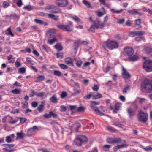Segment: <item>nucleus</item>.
<instances>
[{"label":"nucleus","instance_id":"56","mask_svg":"<svg viewBox=\"0 0 152 152\" xmlns=\"http://www.w3.org/2000/svg\"><path fill=\"white\" fill-rule=\"evenodd\" d=\"M114 138H108L107 140V142L109 143H113Z\"/></svg>","mask_w":152,"mask_h":152},{"label":"nucleus","instance_id":"23","mask_svg":"<svg viewBox=\"0 0 152 152\" xmlns=\"http://www.w3.org/2000/svg\"><path fill=\"white\" fill-rule=\"evenodd\" d=\"M110 10L111 12L113 14H119L121 13L123 11V10L121 9L120 10H117L115 9H111Z\"/></svg>","mask_w":152,"mask_h":152},{"label":"nucleus","instance_id":"44","mask_svg":"<svg viewBox=\"0 0 152 152\" xmlns=\"http://www.w3.org/2000/svg\"><path fill=\"white\" fill-rule=\"evenodd\" d=\"M24 9L25 10L29 11L32 9V7L30 5H27L24 7Z\"/></svg>","mask_w":152,"mask_h":152},{"label":"nucleus","instance_id":"21","mask_svg":"<svg viewBox=\"0 0 152 152\" xmlns=\"http://www.w3.org/2000/svg\"><path fill=\"white\" fill-rule=\"evenodd\" d=\"M48 16L49 18L53 19L56 21H57L58 20V16H56L52 14H48Z\"/></svg>","mask_w":152,"mask_h":152},{"label":"nucleus","instance_id":"28","mask_svg":"<svg viewBox=\"0 0 152 152\" xmlns=\"http://www.w3.org/2000/svg\"><path fill=\"white\" fill-rule=\"evenodd\" d=\"M130 90V87L129 86H127L125 87L123 89L122 91V93L124 94H126L128 91Z\"/></svg>","mask_w":152,"mask_h":152},{"label":"nucleus","instance_id":"37","mask_svg":"<svg viewBox=\"0 0 152 152\" xmlns=\"http://www.w3.org/2000/svg\"><path fill=\"white\" fill-rule=\"evenodd\" d=\"M10 3L7 1H4L2 3V6L4 8H6L10 6Z\"/></svg>","mask_w":152,"mask_h":152},{"label":"nucleus","instance_id":"48","mask_svg":"<svg viewBox=\"0 0 152 152\" xmlns=\"http://www.w3.org/2000/svg\"><path fill=\"white\" fill-rule=\"evenodd\" d=\"M56 56L57 58H60L61 59H62L63 57L62 53H57L56 54Z\"/></svg>","mask_w":152,"mask_h":152},{"label":"nucleus","instance_id":"62","mask_svg":"<svg viewBox=\"0 0 152 152\" xmlns=\"http://www.w3.org/2000/svg\"><path fill=\"white\" fill-rule=\"evenodd\" d=\"M67 95L65 91H63L61 94V97L62 98H65Z\"/></svg>","mask_w":152,"mask_h":152},{"label":"nucleus","instance_id":"22","mask_svg":"<svg viewBox=\"0 0 152 152\" xmlns=\"http://www.w3.org/2000/svg\"><path fill=\"white\" fill-rule=\"evenodd\" d=\"M120 108V104L117 103L116 104L115 107V109L113 110V112L115 113H118V111L119 110Z\"/></svg>","mask_w":152,"mask_h":152},{"label":"nucleus","instance_id":"4","mask_svg":"<svg viewBox=\"0 0 152 152\" xmlns=\"http://www.w3.org/2000/svg\"><path fill=\"white\" fill-rule=\"evenodd\" d=\"M57 27L59 29L65 31L70 32L73 30V23L69 21V24L66 25L59 24L57 25Z\"/></svg>","mask_w":152,"mask_h":152},{"label":"nucleus","instance_id":"43","mask_svg":"<svg viewBox=\"0 0 152 152\" xmlns=\"http://www.w3.org/2000/svg\"><path fill=\"white\" fill-rule=\"evenodd\" d=\"M45 94V93L44 92H41L39 93L37 92L36 96L38 97H42L44 96Z\"/></svg>","mask_w":152,"mask_h":152},{"label":"nucleus","instance_id":"39","mask_svg":"<svg viewBox=\"0 0 152 152\" xmlns=\"http://www.w3.org/2000/svg\"><path fill=\"white\" fill-rule=\"evenodd\" d=\"M95 112L98 114L100 115H104V113L98 109H95Z\"/></svg>","mask_w":152,"mask_h":152},{"label":"nucleus","instance_id":"61","mask_svg":"<svg viewBox=\"0 0 152 152\" xmlns=\"http://www.w3.org/2000/svg\"><path fill=\"white\" fill-rule=\"evenodd\" d=\"M50 113L51 115V116L53 117V118H56L58 116L57 114L54 113L52 111L50 112Z\"/></svg>","mask_w":152,"mask_h":152},{"label":"nucleus","instance_id":"29","mask_svg":"<svg viewBox=\"0 0 152 152\" xmlns=\"http://www.w3.org/2000/svg\"><path fill=\"white\" fill-rule=\"evenodd\" d=\"M135 40L137 41H139L141 40H142L144 42H145V39L142 36L136 37L135 38Z\"/></svg>","mask_w":152,"mask_h":152},{"label":"nucleus","instance_id":"24","mask_svg":"<svg viewBox=\"0 0 152 152\" xmlns=\"http://www.w3.org/2000/svg\"><path fill=\"white\" fill-rule=\"evenodd\" d=\"M82 3L87 8H89L91 7V6L90 3L86 0H83Z\"/></svg>","mask_w":152,"mask_h":152},{"label":"nucleus","instance_id":"55","mask_svg":"<svg viewBox=\"0 0 152 152\" xmlns=\"http://www.w3.org/2000/svg\"><path fill=\"white\" fill-rule=\"evenodd\" d=\"M70 109L72 111L75 110V109H77V107L76 105H70L69 106Z\"/></svg>","mask_w":152,"mask_h":152},{"label":"nucleus","instance_id":"50","mask_svg":"<svg viewBox=\"0 0 152 152\" xmlns=\"http://www.w3.org/2000/svg\"><path fill=\"white\" fill-rule=\"evenodd\" d=\"M43 106L44 105L42 103L37 108V110L39 112H41L42 111V109Z\"/></svg>","mask_w":152,"mask_h":152},{"label":"nucleus","instance_id":"15","mask_svg":"<svg viewBox=\"0 0 152 152\" xmlns=\"http://www.w3.org/2000/svg\"><path fill=\"white\" fill-rule=\"evenodd\" d=\"M34 21L37 24H39L42 25H44L45 26H47L48 25L47 23L44 22L43 21L38 20L37 19H35Z\"/></svg>","mask_w":152,"mask_h":152},{"label":"nucleus","instance_id":"8","mask_svg":"<svg viewBox=\"0 0 152 152\" xmlns=\"http://www.w3.org/2000/svg\"><path fill=\"white\" fill-rule=\"evenodd\" d=\"M106 46L109 49L112 50L117 48L118 47V44L116 41H112L107 43Z\"/></svg>","mask_w":152,"mask_h":152},{"label":"nucleus","instance_id":"57","mask_svg":"<svg viewBox=\"0 0 152 152\" xmlns=\"http://www.w3.org/2000/svg\"><path fill=\"white\" fill-rule=\"evenodd\" d=\"M71 18L76 22H78L80 20V19L76 16L72 17Z\"/></svg>","mask_w":152,"mask_h":152},{"label":"nucleus","instance_id":"7","mask_svg":"<svg viewBox=\"0 0 152 152\" xmlns=\"http://www.w3.org/2000/svg\"><path fill=\"white\" fill-rule=\"evenodd\" d=\"M45 10H50V12L53 13H59L61 12L54 5H49L46 6Z\"/></svg>","mask_w":152,"mask_h":152},{"label":"nucleus","instance_id":"19","mask_svg":"<svg viewBox=\"0 0 152 152\" xmlns=\"http://www.w3.org/2000/svg\"><path fill=\"white\" fill-rule=\"evenodd\" d=\"M66 64H71V66H73L74 64L73 63L72 59L70 58H67L65 60Z\"/></svg>","mask_w":152,"mask_h":152},{"label":"nucleus","instance_id":"11","mask_svg":"<svg viewBox=\"0 0 152 152\" xmlns=\"http://www.w3.org/2000/svg\"><path fill=\"white\" fill-rule=\"evenodd\" d=\"M38 129L36 126H34L33 127L29 129L27 131V135L28 136H30L34 134L36 131Z\"/></svg>","mask_w":152,"mask_h":152},{"label":"nucleus","instance_id":"35","mask_svg":"<svg viewBox=\"0 0 152 152\" xmlns=\"http://www.w3.org/2000/svg\"><path fill=\"white\" fill-rule=\"evenodd\" d=\"M37 92H34L33 90H31L30 91L29 96L30 97H33L36 95Z\"/></svg>","mask_w":152,"mask_h":152},{"label":"nucleus","instance_id":"38","mask_svg":"<svg viewBox=\"0 0 152 152\" xmlns=\"http://www.w3.org/2000/svg\"><path fill=\"white\" fill-rule=\"evenodd\" d=\"M24 135L25 134L23 132L17 133V137L19 138H22Z\"/></svg>","mask_w":152,"mask_h":152},{"label":"nucleus","instance_id":"42","mask_svg":"<svg viewBox=\"0 0 152 152\" xmlns=\"http://www.w3.org/2000/svg\"><path fill=\"white\" fill-rule=\"evenodd\" d=\"M59 65L60 68L63 69H66L68 68V66L64 64H59Z\"/></svg>","mask_w":152,"mask_h":152},{"label":"nucleus","instance_id":"64","mask_svg":"<svg viewBox=\"0 0 152 152\" xmlns=\"http://www.w3.org/2000/svg\"><path fill=\"white\" fill-rule=\"evenodd\" d=\"M88 152H98L97 148L94 147L91 151H88Z\"/></svg>","mask_w":152,"mask_h":152},{"label":"nucleus","instance_id":"34","mask_svg":"<svg viewBox=\"0 0 152 152\" xmlns=\"http://www.w3.org/2000/svg\"><path fill=\"white\" fill-rule=\"evenodd\" d=\"M110 147V146L109 145H105L103 147V150L105 151H109Z\"/></svg>","mask_w":152,"mask_h":152},{"label":"nucleus","instance_id":"20","mask_svg":"<svg viewBox=\"0 0 152 152\" xmlns=\"http://www.w3.org/2000/svg\"><path fill=\"white\" fill-rule=\"evenodd\" d=\"M139 59L138 56L136 55H134L132 57H130L129 58V60L130 61H137Z\"/></svg>","mask_w":152,"mask_h":152},{"label":"nucleus","instance_id":"63","mask_svg":"<svg viewBox=\"0 0 152 152\" xmlns=\"http://www.w3.org/2000/svg\"><path fill=\"white\" fill-rule=\"evenodd\" d=\"M16 4L17 6L18 7H21L23 4V3L21 0H18L16 3Z\"/></svg>","mask_w":152,"mask_h":152},{"label":"nucleus","instance_id":"47","mask_svg":"<svg viewBox=\"0 0 152 152\" xmlns=\"http://www.w3.org/2000/svg\"><path fill=\"white\" fill-rule=\"evenodd\" d=\"M74 126L77 127V128L75 129V131L76 132H77L78 131L79 128L81 126L78 123H75L74 124Z\"/></svg>","mask_w":152,"mask_h":152},{"label":"nucleus","instance_id":"30","mask_svg":"<svg viewBox=\"0 0 152 152\" xmlns=\"http://www.w3.org/2000/svg\"><path fill=\"white\" fill-rule=\"evenodd\" d=\"M142 148L146 151H148L152 150V147L151 146H147L145 147L142 146Z\"/></svg>","mask_w":152,"mask_h":152},{"label":"nucleus","instance_id":"59","mask_svg":"<svg viewBox=\"0 0 152 152\" xmlns=\"http://www.w3.org/2000/svg\"><path fill=\"white\" fill-rule=\"evenodd\" d=\"M90 64V63L89 62H87L85 63L82 67L83 69H85L87 66H89Z\"/></svg>","mask_w":152,"mask_h":152},{"label":"nucleus","instance_id":"41","mask_svg":"<svg viewBox=\"0 0 152 152\" xmlns=\"http://www.w3.org/2000/svg\"><path fill=\"white\" fill-rule=\"evenodd\" d=\"M18 118L20 120V123L21 124H23L25 123L27 120V119L21 117H18Z\"/></svg>","mask_w":152,"mask_h":152},{"label":"nucleus","instance_id":"17","mask_svg":"<svg viewBox=\"0 0 152 152\" xmlns=\"http://www.w3.org/2000/svg\"><path fill=\"white\" fill-rule=\"evenodd\" d=\"M50 101L53 103H56L58 102V99L55 94L50 97Z\"/></svg>","mask_w":152,"mask_h":152},{"label":"nucleus","instance_id":"46","mask_svg":"<svg viewBox=\"0 0 152 152\" xmlns=\"http://www.w3.org/2000/svg\"><path fill=\"white\" fill-rule=\"evenodd\" d=\"M5 141L8 143L12 141V139L9 136H7L6 137Z\"/></svg>","mask_w":152,"mask_h":152},{"label":"nucleus","instance_id":"58","mask_svg":"<svg viewBox=\"0 0 152 152\" xmlns=\"http://www.w3.org/2000/svg\"><path fill=\"white\" fill-rule=\"evenodd\" d=\"M107 128L109 131L111 132L114 133L115 132H116L115 130L114 129L112 128V127H107Z\"/></svg>","mask_w":152,"mask_h":152},{"label":"nucleus","instance_id":"51","mask_svg":"<svg viewBox=\"0 0 152 152\" xmlns=\"http://www.w3.org/2000/svg\"><path fill=\"white\" fill-rule=\"evenodd\" d=\"M129 36L131 37L136 36L135 31H132L130 32L129 34Z\"/></svg>","mask_w":152,"mask_h":152},{"label":"nucleus","instance_id":"27","mask_svg":"<svg viewBox=\"0 0 152 152\" xmlns=\"http://www.w3.org/2000/svg\"><path fill=\"white\" fill-rule=\"evenodd\" d=\"M58 41L57 39L55 38H54L52 39H49L48 41V43L50 45H52L54 43L57 42Z\"/></svg>","mask_w":152,"mask_h":152},{"label":"nucleus","instance_id":"52","mask_svg":"<svg viewBox=\"0 0 152 152\" xmlns=\"http://www.w3.org/2000/svg\"><path fill=\"white\" fill-rule=\"evenodd\" d=\"M7 31H8V34L9 35H10L12 37L14 36V34L11 32V28L10 27L9 28L7 29Z\"/></svg>","mask_w":152,"mask_h":152},{"label":"nucleus","instance_id":"3","mask_svg":"<svg viewBox=\"0 0 152 152\" xmlns=\"http://www.w3.org/2000/svg\"><path fill=\"white\" fill-rule=\"evenodd\" d=\"M104 26V24L102 23L100 20L99 19H96L94 21L93 24L91 26L89 30L92 31L95 28H102Z\"/></svg>","mask_w":152,"mask_h":152},{"label":"nucleus","instance_id":"36","mask_svg":"<svg viewBox=\"0 0 152 152\" xmlns=\"http://www.w3.org/2000/svg\"><path fill=\"white\" fill-rule=\"evenodd\" d=\"M86 109V107H80L78 108H77V111L78 112H84Z\"/></svg>","mask_w":152,"mask_h":152},{"label":"nucleus","instance_id":"60","mask_svg":"<svg viewBox=\"0 0 152 152\" xmlns=\"http://www.w3.org/2000/svg\"><path fill=\"white\" fill-rule=\"evenodd\" d=\"M37 79L39 81H42L45 79V77L44 75H39L37 77Z\"/></svg>","mask_w":152,"mask_h":152},{"label":"nucleus","instance_id":"2","mask_svg":"<svg viewBox=\"0 0 152 152\" xmlns=\"http://www.w3.org/2000/svg\"><path fill=\"white\" fill-rule=\"evenodd\" d=\"M88 141L86 136L80 135L77 137L74 141L75 145L77 146H80L82 144H86Z\"/></svg>","mask_w":152,"mask_h":152},{"label":"nucleus","instance_id":"53","mask_svg":"<svg viewBox=\"0 0 152 152\" xmlns=\"http://www.w3.org/2000/svg\"><path fill=\"white\" fill-rule=\"evenodd\" d=\"M20 92V91L17 89H15L12 90L11 91V92L14 94H18Z\"/></svg>","mask_w":152,"mask_h":152},{"label":"nucleus","instance_id":"45","mask_svg":"<svg viewBox=\"0 0 152 152\" xmlns=\"http://www.w3.org/2000/svg\"><path fill=\"white\" fill-rule=\"evenodd\" d=\"M83 63V62L82 61L80 60H78L77 61L76 65L78 67H80Z\"/></svg>","mask_w":152,"mask_h":152},{"label":"nucleus","instance_id":"49","mask_svg":"<svg viewBox=\"0 0 152 152\" xmlns=\"http://www.w3.org/2000/svg\"><path fill=\"white\" fill-rule=\"evenodd\" d=\"M26 71V69L24 67L18 69L19 72L20 73H24Z\"/></svg>","mask_w":152,"mask_h":152},{"label":"nucleus","instance_id":"54","mask_svg":"<svg viewBox=\"0 0 152 152\" xmlns=\"http://www.w3.org/2000/svg\"><path fill=\"white\" fill-rule=\"evenodd\" d=\"M92 96H93V95L91 93L88 94L84 96V98L85 99H89Z\"/></svg>","mask_w":152,"mask_h":152},{"label":"nucleus","instance_id":"9","mask_svg":"<svg viewBox=\"0 0 152 152\" xmlns=\"http://www.w3.org/2000/svg\"><path fill=\"white\" fill-rule=\"evenodd\" d=\"M134 52V50L131 47H126L124 48V54L126 56L130 57Z\"/></svg>","mask_w":152,"mask_h":152},{"label":"nucleus","instance_id":"18","mask_svg":"<svg viewBox=\"0 0 152 152\" xmlns=\"http://www.w3.org/2000/svg\"><path fill=\"white\" fill-rule=\"evenodd\" d=\"M100 10L101 11H98L97 12V15L99 17H102L103 15L106 14V12L105 11V9L104 7L101 8L100 9Z\"/></svg>","mask_w":152,"mask_h":152},{"label":"nucleus","instance_id":"16","mask_svg":"<svg viewBox=\"0 0 152 152\" xmlns=\"http://www.w3.org/2000/svg\"><path fill=\"white\" fill-rule=\"evenodd\" d=\"M129 13L131 15H134L137 14L140 15H141L142 14L141 13L138 12L136 10L132 9L131 10H129L128 11Z\"/></svg>","mask_w":152,"mask_h":152},{"label":"nucleus","instance_id":"10","mask_svg":"<svg viewBox=\"0 0 152 152\" xmlns=\"http://www.w3.org/2000/svg\"><path fill=\"white\" fill-rule=\"evenodd\" d=\"M55 4L59 7H64L68 4V1L67 0H56Z\"/></svg>","mask_w":152,"mask_h":152},{"label":"nucleus","instance_id":"33","mask_svg":"<svg viewBox=\"0 0 152 152\" xmlns=\"http://www.w3.org/2000/svg\"><path fill=\"white\" fill-rule=\"evenodd\" d=\"M53 74L55 75L58 77L61 76L62 75L61 72L58 70H54V71Z\"/></svg>","mask_w":152,"mask_h":152},{"label":"nucleus","instance_id":"6","mask_svg":"<svg viewBox=\"0 0 152 152\" xmlns=\"http://www.w3.org/2000/svg\"><path fill=\"white\" fill-rule=\"evenodd\" d=\"M143 68L147 72L152 71V61L150 60L146 61L143 64Z\"/></svg>","mask_w":152,"mask_h":152},{"label":"nucleus","instance_id":"25","mask_svg":"<svg viewBox=\"0 0 152 152\" xmlns=\"http://www.w3.org/2000/svg\"><path fill=\"white\" fill-rule=\"evenodd\" d=\"M102 97V96L100 94L97 93L96 95H93V99H96L99 98H101Z\"/></svg>","mask_w":152,"mask_h":152},{"label":"nucleus","instance_id":"26","mask_svg":"<svg viewBox=\"0 0 152 152\" xmlns=\"http://www.w3.org/2000/svg\"><path fill=\"white\" fill-rule=\"evenodd\" d=\"M145 50L147 54H151L152 53V48L151 47H146Z\"/></svg>","mask_w":152,"mask_h":152},{"label":"nucleus","instance_id":"12","mask_svg":"<svg viewBox=\"0 0 152 152\" xmlns=\"http://www.w3.org/2000/svg\"><path fill=\"white\" fill-rule=\"evenodd\" d=\"M123 144L115 146L113 148V150L115 152L116 151L118 150L120 148H126L129 146V145L128 144H127L125 143L126 140H123Z\"/></svg>","mask_w":152,"mask_h":152},{"label":"nucleus","instance_id":"5","mask_svg":"<svg viewBox=\"0 0 152 152\" xmlns=\"http://www.w3.org/2000/svg\"><path fill=\"white\" fill-rule=\"evenodd\" d=\"M139 115L138 119L139 121L142 122H146L148 119V114L146 113H144L140 110L139 112Z\"/></svg>","mask_w":152,"mask_h":152},{"label":"nucleus","instance_id":"32","mask_svg":"<svg viewBox=\"0 0 152 152\" xmlns=\"http://www.w3.org/2000/svg\"><path fill=\"white\" fill-rule=\"evenodd\" d=\"M136 36H142L144 33V32L142 31H136Z\"/></svg>","mask_w":152,"mask_h":152},{"label":"nucleus","instance_id":"31","mask_svg":"<svg viewBox=\"0 0 152 152\" xmlns=\"http://www.w3.org/2000/svg\"><path fill=\"white\" fill-rule=\"evenodd\" d=\"M54 47L56 48L58 51H61L63 49L62 47L60 45L57 44L54 46Z\"/></svg>","mask_w":152,"mask_h":152},{"label":"nucleus","instance_id":"13","mask_svg":"<svg viewBox=\"0 0 152 152\" xmlns=\"http://www.w3.org/2000/svg\"><path fill=\"white\" fill-rule=\"evenodd\" d=\"M122 74L125 79H128L130 77L131 75L123 67Z\"/></svg>","mask_w":152,"mask_h":152},{"label":"nucleus","instance_id":"14","mask_svg":"<svg viewBox=\"0 0 152 152\" xmlns=\"http://www.w3.org/2000/svg\"><path fill=\"white\" fill-rule=\"evenodd\" d=\"M127 111L130 118L133 117L135 114V111L131 108H128Z\"/></svg>","mask_w":152,"mask_h":152},{"label":"nucleus","instance_id":"1","mask_svg":"<svg viewBox=\"0 0 152 152\" xmlns=\"http://www.w3.org/2000/svg\"><path fill=\"white\" fill-rule=\"evenodd\" d=\"M141 87L147 92H151L152 91V81L148 79H145L142 82Z\"/></svg>","mask_w":152,"mask_h":152},{"label":"nucleus","instance_id":"40","mask_svg":"<svg viewBox=\"0 0 152 152\" xmlns=\"http://www.w3.org/2000/svg\"><path fill=\"white\" fill-rule=\"evenodd\" d=\"M122 140L120 138H114L113 143L120 142Z\"/></svg>","mask_w":152,"mask_h":152}]
</instances>
